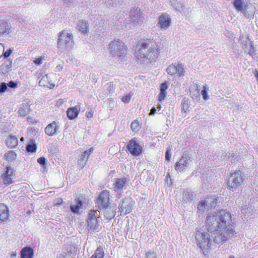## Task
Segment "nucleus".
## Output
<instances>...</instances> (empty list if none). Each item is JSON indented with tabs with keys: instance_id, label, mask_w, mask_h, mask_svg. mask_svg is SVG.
Returning <instances> with one entry per match:
<instances>
[{
	"instance_id": "1",
	"label": "nucleus",
	"mask_w": 258,
	"mask_h": 258,
	"mask_svg": "<svg viewBox=\"0 0 258 258\" xmlns=\"http://www.w3.org/2000/svg\"><path fill=\"white\" fill-rule=\"evenodd\" d=\"M206 228L209 232H219L232 222L230 214L225 210H221L216 215L209 214L207 218Z\"/></svg>"
},
{
	"instance_id": "2",
	"label": "nucleus",
	"mask_w": 258,
	"mask_h": 258,
	"mask_svg": "<svg viewBox=\"0 0 258 258\" xmlns=\"http://www.w3.org/2000/svg\"><path fill=\"white\" fill-rule=\"evenodd\" d=\"M159 54V50L154 41H148L143 42L141 48L136 52L137 57L139 59L150 61L155 59Z\"/></svg>"
},
{
	"instance_id": "3",
	"label": "nucleus",
	"mask_w": 258,
	"mask_h": 258,
	"mask_svg": "<svg viewBox=\"0 0 258 258\" xmlns=\"http://www.w3.org/2000/svg\"><path fill=\"white\" fill-rule=\"evenodd\" d=\"M197 245L203 251L204 255L209 253V249L212 247V240L210 234L206 232L198 230L195 233Z\"/></svg>"
},
{
	"instance_id": "4",
	"label": "nucleus",
	"mask_w": 258,
	"mask_h": 258,
	"mask_svg": "<svg viewBox=\"0 0 258 258\" xmlns=\"http://www.w3.org/2000/svg\"><path fill=\"white\" fill-rule=\"evenodd\" d=\"M109 50L112 56L117 57L124 56L126 53V47L121 40L115 39L110 42Z\"/></svg>"
},
{
	"instance_id": "5",
	"label": "nucleus",
	"mask_w": 258,
	"mask_h": 258,
	"mask_svg": "<svg viewBox=\"0 0 258 258\" xmlns=\"http://www.w3.org/2000/svg\"><path fill=\"white\" fill-rule=\"evenodd\" d=\"M73 35L66 30L59 33L57 41L58 47L62 50H66L73 47L74 42Z\"/></svg>"
},
{
	"instance_id": "6",
	"label": "nucleus",
	"mask_w": 258,
	"mask_h": 258,
	"mask_svg": "<svg viewBox=\"0 0 258 258\" xmlns=\"http://www.w3.org/2000/svg\"><path fill=\"white\" fill-rule=\"evenodd\" d=\"M244 178L241 175V172L239 170L231 173L227 181L228 188L234 191L240 187L243 183Z\"/></svg>"
},
{
	"instance_id": "7",
	"label": "nucleus",
	"mask_w": 258,
	"mask_h": 258,
	"mask_svg": "<svg viewBox=\"0 0 258 258\" xmlns=\"http://www.w3.org/2000/svg\"><path fill=\"white\" fill-rule=\"evenodd\" d=\"M98 216V213L97 211L92 210L88 214L87 216V224H88V229L91 232H94L97 230L99 224L97 218Z\"/></svg>"
},
{
	"instance_id": "8",
	"label": "nucleus",
	"mask_w": 258,
	"mask_h": 258,
	"mask_svg": "<svg viewBox=\"0 0 258 258\" xmlns=\"http://www.w3.org/2000/svg\"><path fill=\"white\" fill-rule=\"evenodd\" d=\"M134 202L131 198H125L122 200V203L119 205L121 214L125 215L130 213L133 208Z\"/></svg>"
},
{
	"instance_id": "9",
	"label": "nucleus",
	"mask_w": 258,
	"mask_h": 258,
	"mask_svg": "<svg viewBox=\"0 0 258 258\" xmlns=\"http://www.w3.org/2000/svg\"><path fill=\"white\" fill-rule=\"evenodd\" d=\"M191 162V159L190 156L186 154H184L181 157L179 161H178L175 165V169L179 172L184 170Z\"/></svg>"
},
{
	"instance_id": "10",
	"label": "nucleus",
	"mask_w": 258,
	"mask_h": 258,
	"mask_svg": "<svg viewBox=\"0 0 258 258\" xmlns=\"http://www.w3.org/2000/svg\"><path fill=\"white\" fill-rule=\"evenodd\" d=\"M99 208H108L109 205V193L107 190H103L100 194L97 199Z\"/></svg>"
},
{
	"instance_id": "11",
	"label": "nucleus",
	"mask_w": 258,
	"mask_h": 258,
	"mask_svg": "<svg viewBox=\"0 0 258 258\" xmlns=\"http://www.w3.org/2000/svg\"><path fill=\"white\" fill-rule=\"evenodd\" d=\"M128 151L133 155L138 156L142 153V147L137 143L136 141L132 140L127 145Z\"/></svg>"
},
{
	"instance_id": "12",
	"label": "nucleus",
	"mask_w": 258,
	"mask_h": 258,
	"mask_svg": "<svg viewBox=\"0 0 258 258\" xmlns=\"http://www.w3.org/2000/svg\"><path fill=\"white\" fill-rule=\"evenodd\" d=\"M12 27L10 23L5 20L0 21V36H6L11 32Z\"/></svg>"
},
{
	"instance_id": "13",
	"label": "nucleus",
	"mask_w": 258,
	"mask_h": 258,
	"mask_svg": "<svg viewBox=\"0 0 258 258\" xmlns=\"http://www.w3.org/2000/svg\"><path fill=\"white\" fill-rule=\"evenodd\" d=\"M13 170L12 167L7 166L6 167V171L2 175V178L3 179V182L5 184H11L12 181V175Z\"/></svg>"
},
{
	"instance_id": "14",
	"label": "nucleus",
	"mask_w": 258,
	"mask_h": 258,
	"mask_svg": "<svg viewBox=\"0 0 258 258\" xmlns=\"http://www.w3.org/2000/svg\"><path fill=\"white\" fill-rule=\"evenodd\" d=\"M106 6L111 9L112 10H118L124 4L123 0H106Z\"/></svg>"
},
{
	"instance_id": "15",
	"label": "nucleus",
	"mask_w": 258,
	"mask_h": 258,
	"mask_svg": "<svg viewBox=\"0 0 258 258\" xmlns=\"http://www.w3.org/2000/svg\"><path fill=\"white\" fill-rule=\"evenodd\" d=\"M232 226L230 223L227 224L225 228H223L221 231L219 232L221 233L226 241L234 235V231H233Z\"/></svg>"
},
{
	"instance_id": "16",
	"label": "nucleus",
	"mask_w": 258,
	"mask_h": 258,
	"mask_svg": "<svg viewBox=\"0 0 258 258\" xmlns=\"http://www.w3.org/2000/svg\"><path fill=\"white\" fill-rule=\"evenodd\" d=\"M154 176L148 170H144L140 176V179L145 184H148L154 180Z\"/></svg>"
},
{
	"instance_id": "17",
	"label": "nucleus",
	"mask_w": 258,
	"mask_h": 258,
	"mask_svg": "<svg viewBox=\"0 0 258 258\" xmlns=\"http://www.w3.org/2000/svg\"><path fill=\"white\" fill-rule=\"evenodd\" d=\"M9 216L8 208L4 204H0V220L6 222L8 220Z\"/></svg>"
},
{
	"instance_id": "18",
	"label": "nucleus",
	"mask_w": 258,
	"mask_h": 258,
	"mask_svg": "<svg viewBox=\"0 0 258 258\" xmlns=\"http://www.w3.org/2000/svg\"><path fill=\"white\" fill-rule=\"evenodd\" d=\"M80 110V107L79 106L69 108L67 111L68 117L70 119H75L78 116Z\"/></svg>"
},
{
	"instance_id": "19",
	"label": "nucleus",
	"mask_w": 258,
	"mask_h": 258,
	"mask_svg": "<svg viewBox=\"0 0 258 258\" xmlns=\"http://www.w3.org/2000/svg\"><path fill=\"white\" fill-rule=\"evenodd\" d=\"M244 47L243 48L245 52H247L248 54L253 57L255 55L254 47L253 43L250 41L248 38H247L245 41V43L244 44Z\"/></svg>"
},
{
	"instance_id": "20",
	"label": "nucleus",
	"mask_w": 258,
	"mask_h": 258,
	"mask_svg": "<svg viewBox=\"0 0 258 258\" xmlns=\"http://www.w3.org/2000/svg\"><path fill=\"white\" fill-rule=\"evenodd\" d=\"M58 128V126L56 125L55 121H53L52 123L48 124L45 128V133L49 136H53L56 132Z\"/></svg>"
},
{
	"instance_id": "21",
	"label": "nucleus",
	"mask_w": 258,
	"mask_h": 258,
	"mask_svg": "<svg viewBox=\"0 0 258 258\" xmlns=\"http://www.w3.org/2000/svg\"><path fill=\"white\" fill-rule=\"evenodd\" d=\"M171 20L170 17H159V26L161 29H166L171 25Z\"/></svg>"
},
{
	"instance_id": "22",
	"label": "nucleus",
	"mask_w": 258,
	"mask_h": 258,
	"mask_svg": "<svg viewBox=\"0 0 258 258\" xmlns=\"http://www.w3.org/2000/svg\"><path fill=\"white\" fill-rule=\"evenodd\" d=\"M78 245L75 244L67 245L64 248V252L69 256H74L77 254Z\"/></svg>"
},
{
	"instance_id": "23",
	"label": "nucleus",
	"mask_w": 258,
	"mask_h": 258,
	"mask_svg": "<svg viewBox=\"0 0 258 258\" xmlns=\"http://www.w3.org/2000/svg\"><path fill=\"white\" fill-rule=\"evenodd\" d=\"M34 250L30 246L25 247L21 250V258H32Z\"/></svg>"
},
{
	"instance_id": "24",
	"label": "nucleus",
	"mask_w": 258,
	"mask_h": 258,
	"mask_svg": "<svg viewBox=\"0 0 258 258\" xmlns=\"http://www.w3.org/2000/svg\"><path fill=\"white\" fill-rule=\"evenodd\" d=\"M18 139L15 136L10 135L6 140L7 146L11 148L16 147L18 145Z\"/></svg>"
},
{
	"instance_id": "25",
	"label": "nucleus",
	"mask_w": 258,
	"mask_h": 258,
	"mask_svg": "<svg viewBox=\"0 0 258 258\" xmlns=\"http://www.w3.org/2000/svg\"><path fill=\"white\" fill-rule=\"evenodd\" d=\"M126 179L124 178H117L114 183L115 191H118L122 190L125 185Z\"/></svg>"
},
{
	"instance_id": "26",
	"label": "nucleus",
	"mask_w": 258,
	"mask_h": 258,
	"mask_svg": "<svg viewBox=\"0 0 258 258\" xmlns=\"http://www.w3.org/2000/svg\"><path fill=\"white\" fill-rule=\"evenodd\" d=\"M30 112V106L27 103H23L19 108L18 113L22 116H25Z\"/></svg>"
},
{
	"instance_id": "27",
	"label": "nucleus",
	"mask_w": 258,
	"mask_h": 258,
	"mask_svg": "<svg viewBox=\"0 0 258 258\" xmlns=\"http://www.w3.org/2000/svg\"><path fill=\"white\" fill-rule=\"evenodd\" d=\"M215 233V234H214V236H213V235L211 236L212 242H213L216 244H221L223 243L224 241H226L225 239H224V237L222 235L221 233L219 232V234H218L217 232Z\"/></svg>"
},
{
	"instance_id": "28",
	"label": "nucleus",
	"mask_w": 258,
	"mask_h": 258,
	"mask_svg": "<svg viewBox=\"0 0 258 258\" xmlns=\"http://www.w3.org/2000/svg\"><path fill=\"white\" fill-rule=\"evenodd\" d=\"M78 30L82 33H86L88 32V24L84 21H80L77 25Z\"/></svg>"
},
{
	"instance_id": "29",
	"label": "nucleus",
	"mask_w": 258,
	"mask_h": 258,
	"mask_svg": "<svg viewBox=\"0 0 258 258\" xmlns=\"http://www.w3.org/2000/svg\"><path fill=\"white\" fill-rule=\"evenodd\" d=\"M168 86L166 82H164L162 83L160 88V93L159 95L158 100L160 101H163L164 100L165 96H166V90L167 89Z\"/></svg>"
},
{
	"instance_id": "30",
	"label": "nucleus",
	"mask_w": 258,
	"mask_h": 258,
	"mask_svg": "<svg viewBox=\"0 0 258 258\" xmlns=\"http://www.w3.org/2000/svg\"><path fill=\"white\" fill-rule=\"evenodd\" d=\"M182 199L186 203L190 202L194 199V195L189 190H184L183 192Z\"/></svg>"
},
{
	"instance_id": "31",
	"label": "nucleus",
	"mask_w": 258,
	"mask_h": 258,
	"mask_svg": "<svg viewBox=\"0 0 258 258\" xmlns=\"http://www.w3.org/2000/svg\"><path fill=\"white\" fill-rule=\"evenodd\" d=\"M206 200L208 205H209L210 208H215L217 202V197L216 196H211L208 197Z\"/></svg>"
},
{
	"instance_id": "32",
	"label": "nucleus",
	"mask_w": 258,
	"mask_h": 258,
	"mask_svg": "<svg viewBox=\"0 0 258 258\" xmlns=\"http://www.w3.org/2000/svg\"><path fill=\"white\" fill-rule=\"evenodd\" d=\"M209 208L207 200L201 201L198 206L199 211L201 212H204L205 210L208 211Z\"/></svg>"
},
{
	"instance_id": "33",
	"label": "nucleus",
	"mask_w": 258,
	"mask_h": 258,
	"mask_svg": "<svg viewBox=\"0 0 258 258\" xmlns=\"http://www.w3.org/2000/svg\"><path fill=\"white\" fill-rule=\"evenodd\" d=\"M142 14L141 10L138 7L134 6L131 8L129 16H140Z\"/></svg>"
},
{
	"instance_id": "34",
	"label": "nucleus",
	"mask_w": 258,
	"mask_h": 258,
	"mask_svg": "<svg viewBox=\"0 0 258 258\" xmlns=\"http://www.w3.org/2000/svg\"><path fill=\"white\" fill-rule=\"evenodd\" d=\"M88 157L86 155H85V154L82 153L80 156V158L78 161V165L81 168L84 167L88 160Z\"/></svg>"
},
{
	"instance_id": "35",
	"label": "nucleus",
	"mask_w": 258,
	"mask_h": 258,
	"mask_svg": "<svg viewBox=\"0 0 258 258\" xmlns=\"http://www.w3.org/2000/svg\"><path fill=\"white\" fill-rule=\"evenodd\" d=\"M82 206V202L78 198L77 204L71 205L70 209L73 213H78L79 210L81 207Z\"/></svg>"
},
{
	"instance_id": "36",
	"label": "nucleus",
	"mask_w": 258,
	"mask_h": 258,
	"mask_svg": "<svg viewBox=\"0 0 258 258\" xmlns=\"http://www.w3.org/2000/svg\"><path fill=\"white\" fill-rule=\"evenodd\" d=\"M171 5L176 11L181 12L183 9L182 4L176 0H173L171 2Z\"/></svg>"
},
{
	"instance_id": "37",
	"label": "nucleus",
	"mask_w": 258,
	"mask_h": 258,
	"mask_svg": "<svg viewBox=\"0 0 258 258\" xmlns=\"http://www.w3.org/2000/svg\"><path fill=\"white\" fill-rule=\"evenodd\" d=\"M37 149L36 144L34 141L31 140L28 143L26 147V150L28 152L34 153L35 152Z\"/></svg>"
},
{
	"instance_id": "38",
	"label": "nucleus",
	"mask_w": 258,
	"mask_h": 258,
	"mask_svg": "<svg viewBox=\"0 0 258 258\" xmlns=\"http://www.w3.org/2000/svg\"><path fill=\"white\" fill-rule=\"evenodd\" d=\"M104 209V215L107 219H111L115 216V213L113 210H111L110 208L109 209L108 207Z\"/></svg>"
},
{
	"instance_id": "39",
	"label": "nucleus",
	"mask_w": 258,
	"mask_h": 258,
	"mask_svg": "<svg viewBox=\"0 0 258 258\" xmlns=\"http://www.w3.org/2000/svg\"><path fill=\"white\" fill-rule=\"evenodd\" d=\"M234 6L238 11H242L243 8L245 7L242 0H235L233 2Z\"/></svg>"
},
{
	"instance_id": "40",
	"label": "nucleus",
	"mask_w": 258,
	"mask_h": 258,
	"mask_svg": "<svg viewBox=\"0 0 258 258\" xmlns=\"http://www.w3.org/2000/svg\"><path fill=\"white\" fill-rule=\"evenodd\" d=\"M39 85L42 87H48L49 79L47 75H45L42 77L39 82Z\"/></svg>"
},
{
	"instance_id": "41",
	"label": "nucleus",
	"mask_w": 258,
	"mask_h": 258,
	"mask_svg": "<svg viewBox=\"0 0 258 258\" xmlns=\"http://www.w3.org/2000/svg\"><path fill=\"white\" fill-rule=\"evenodd\" d=\"M167 72L170 75H173L177 73L176 65L172 64L166 69Z\"/></svg>"
},
{
	"instance_id": "42",
	"label": "nucleus",
	"mask_w": 258,
	"mask_h": 258,
	"mask_svg": "<svg viewBox=\"0 0 258 258\" xmlns=\"http://www.w3.org/2000/svg\"><path fill=\"white\" fill-rule=\"evenodd\" d=\"M176 68L177 73H178L179 77L184 76L185 75V71L181 64H177V65H176Z\"/></svg>"
},
{
	"instance_id": "43",
	"label": "nucleus",
	"mask_w": 258,
	"mask_h": 258,
	"mask_svg": "<svg viewBox=\"0 0 258 258\" xmlns=\"http://www.w3.org/2000/svg\"><path fill=\"white\" fill-rule=\"evenodd\" d=\"M145 258H159L157 253L152 250L148 251L146 252Z\"/></svg>"
},
{
	"instance_id": "44",
	"label": "nucleus",
	"mask_w": 258,
	"mask_h": 258,
	"mask_svg": "<svg viewBox=\"0 0 258 258\" xmlns=\"http://www.w3.org/2000/svg\"><path fill=\"white\" fill-rule=\"evenodd\" d=\"M181 108L184 113H186L189 111V105L187 101L183 99L181 102Z\"/></svg>"
},
{
	"instance_id": "45",
	"label": "nucleus",
	"mask_w": 258,
	"mask_h": 258,
	"mask_svg": "<svg viewBox=\"0 0 258 258\" xmlns=\"http://www.w3.org/2000/svg\"><path fill=\"white\" fill-rule=\"evenodd\" d=\"M131 127L132 131L135 132L139 131L140 128L139 123L136 120L132 122Z\"/></svg>"
},
{
	"instance_id": "46",
	"label": "nucleus",
	"mask_w": 258,
	"mask_h": 258,
	"mask_svg": "<svg viewBox=\"0 0 258 258\" xmlns=\"http://www.w3.org/2000/svg\"><path fill=\"white\" fill-rule=\"evenodd\" d=\"M105 91L108 92H113L114 90L113 84L112 82H109L104 86Z\"/></svg>"
},
{
	"instance_id": "47",
	"label": "nucleus",
	"mask_w": 258,
	"mask_h": 258,
	"mask_svg": "<svg viewBox=\"0 0 258 258\" xmlns=\"http://www.w3.org/2000/svg\"><path fill=\"white\" fill-rule=\"evenodd\" d=\"M5 156L7 159L11 160L14 159L16 157V154L13 151H10L5 153Z\"/></svg>"
},
{
	"instance_id": "48",
	"label": "nucleus",
	"mask_w": 258,
	"mask_h": 258,
	"mask_svg": "<svg viewBox=\"0 0 258 258\" xmlns=\"http://www.w3.org/2000/svg\"><path fill=\"white\" fill-rule=\"evenodd\" d=\"M140 17H130V19L128 21L132 22V26H135L137 24H139L141 22V20L139 18Z\"/></svg>"
},
{
	"instance_id": "49",
	"label": "nucleus",
	"mask_w": 258,
	"mask_h": 258,
	"mask_svg": "<svg viewBox=\"0 0 258 258\" xmlns=\"http://www.w3.org/2000/svg\"><path fill=\"white\" fill-rule=\"evenodd\" d=\"M203 90L201 92V94L203 96V98L205 100H207L209 99V96L208 95L207 91L206 90V87L204 86Z\"/></svg>"
},
{
	"instance_id": "50",
	"label": "nucleus",
	"mask_w": 258,
	"mask_h": 258,
	"mask_svg": "<svg viewBox=\"0 0 258 258\" xmlns=\"http://www.w3.org/2000/svg\"><path fill=\"white\" fill-rule=\"evenodd\" d=\"M171 148L170 147L167 148V149L166 151V154H165V159L166 160L169 161L170 160L171 156Z\"/></svg>"
},
{
	"instance_id": "51",
	"label": "nucleus",
	"mask_w": 258,
	"mask_h": 258,
	"mask_svg": "<svg viewBox=\"0 0 258 258\" xmlns=\"http://www.w3.org/2000/svg\"><path fill=\"white\" fill-rule=\"evenodd\" d=\"M8 89L7 83L3 82L0 84V93H4Z\"/></svg>"
},
{
	"instance_id": "52",
	"label": "nucleus",
	"mask_w": 258,
	"mask_h": 258,
	"mask_svg": "<svg viewBox=\"0 0 258 258\" xmlns=\"http://www.w3.org/2000/svg\"><path fill=\"white\" fill-rule=\"evenodd\" d=\"M8 87L12 89H15L18 87L17 82L11 81L8 83H7Z\"/></svg>"
},
{
	"instance_id": "53",
	"label": "nucleus",
	"mask_w": 258,
	"mask_h": 258,
	"mask_svg": "<svg viewBox=\"0 0 258 258\" xmlns=\"http://www.w3.org/2000/svg\"><path fill=\"white\" fill-rule=\"evenodd\" d=\"M37 162L42 166L46 164V159L44 157H41L37 159Z\"/></svg>"
},
{
	"instance_id": "54",
	"label": "nucleus",
	"mask_w": 258,
	"mask_h": 258,
	"mask_svg": "<svg viewBox=\"0 0 258 258\" xmlns=\"http://www.w3.org/2000/svg\"><path fill=\"white\" fill-rule=\"evenodd\" d=\"M131 96L130 95H126L125 96H124L123 97H122V101L123 102L127 103L129 102V101L131 100Z\"/></svg>"
},
{
	"instance_id": "55",
	"label": "nucleus",
	"mask_w": 258,
	"mask_h": 258,
	"mask_svg": "<svg viewBox=\"0 0 258 258\" xmlns=\"http://www.w3.org/2000/svg\"><path fill=\"white\" fill-rule=\"evenodd\" d=\"M63 62H61V63L57 65L55 67V72H60L63 69Z\"/></svg>"
},
{
	"instance_id": "56",
	"label": "nucleus",
	"mask_w": 258,
	"mask_h": 258,
	"mask_svg": "<svg viewBox=\"0 0 258 258\" xmlns=\"http://www.w3.org/2000/svg\"><path fill=\"white\" fill-rule=\"evenodd\" d=\"M93 150H94L93 148H91L89 150H87L85 151V152H84L83 153L85 154V155H86L89 158V155H91L93 153Z\"/></svg>"
},
{
	"instance_id": "57",
	"label": "nucleus",
	"mask_w": 258,
	"mask_h": 258,
	"mask_svg": "<svg viewBox=\"0 0 258 258\" xmlns=\"http://www.w3.org/2000/svg\"><path fill=\"white\" fill-rule=\"evenodd\" d=\"M43 58L39 57L36 58L35 60H34V62L37 65H40L42 63Z\"/></svg>"
},
{
	"instance_id": "58",
	"label": "nucleus",
	"mask_w": 258,
	"mask_h": 258,
	"mask_svg": "<svg viewBox=\"0 0 258 258\" xmlns=\"http://www.w3.org/2000/svg\"><path fill=\"white\" fill-rule=\"evenodd\" d=\"M12 52V50L11 49H9L8 50H7L4 53V56H5V58H7L10 55Z\"/></svg>"
},
{
	"instance_id": "59",
	"label": "nucleus",
	"mask_w": 258,
	"mask_h": 258,
	"mask_svg": "<svg viewBox=\"0 0 258 258\" xmlns=\"http://www.w3.org/2000/svg\"><path fill=\"white\" fill-rule=\"evenodd\" d=\"M156 111V108H155V107H153V108L151 109V110H150V113H149V115H154V114H155V113Z\"/></svg>"
},
{
	"instance_id": "60",
	"label": "nucleus",
	"mask_w": 258,
	"mask_h": 258,
	"mask_svg": "<svg viewBox=\"0 0 258 258\" xmlns=\"http://www.w3.org/2000/svg\"><path fill=\"white\" fill-rule=\"evenodd\" d=\"M225 35L227 37H228L229 38H231L232 37H233V34L232 33H231L229 31H227L226 33H225Z\"/></svg>"
},
{
	"instance_id": "61",
	"label": "nucleus",
	"mask_w": 258,
	"mask_h": 258,
	"mask_svg": "<svg viewBox=\"0 0 258 258\" xmlns=\"http://www.w3.org/2000/svg\"><path fill=\"white\" fill-rule=\"evenodd\" d=\"M75 0H64L66 3L71 4L75 2Z\"/></svg>"
},
{
	"instance_id": "62",
	"label": "nucleus",
	"mask_w": 258,
	"mask_h": 258,
	"mask_svg": "<svg viewBox=\"0 0 258 258\" xmlns=\"http://www.w3.org/2000/svg\"><path fill=\"white\" fill-rule=\"evenodd\" d=\"M86 115L87 117H91L93 116V113L91 112H88L87 113Z\"/></svg>"
},
{
	"instance_id": "63",
	"label": "nucleus",
	"mask_w": 258,
	"mask_h": 258,
	"mask_svg": "<svg viewBox=\"0 0 258 258\" xmlns=\"http://www.w3.org/2000/svg\"><path fill=\"white\" fill-rule=\"evenodd\" d=\"M54 85L53 84H50L49 83V85H48V87H47L48 88H50V89H52L54 87Z\"/></svg>"
},
{
	"instance_id": "64",
	"label": "nucleus",
	"mask_w": 258,
	"mask_h": 258,
	"mask_svg": "<svg viewBox=\"0 0 258 258\" xmlns=\"http://www.w3.org/2000/svg\"><path fill=\"white\" fill-rule=\"evenodd\" d=\"M57 258H65V255L63 254H60L57 256Z\"/></svg>"
}]
</instances>
